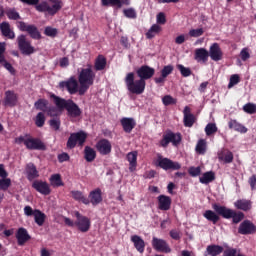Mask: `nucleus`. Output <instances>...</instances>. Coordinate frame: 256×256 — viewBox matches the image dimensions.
Returning a JSON list of instances; mask_svg holds the SVG:
<instances>
[{
  "label": "nucleus",
  "instance_id": "obj_1",
  "mask_svg": "<svg viewBox=\"0 0 256 256\" xmlns=\"http://www.w3.org/2000/svg\"><path fill=\"white\" fill-rule=\"evenodd\" d=\"M136 75L139 77L135 80V73L130 72L126 75L124 81L129 92L133 95H143L148 79H152L155 75V68L148 65H142L136 70Z\"/></svg>",
  "mask_w": 256,
  "mask_h": 256
},
{
  "label": "nucleus",
  "instance_id": "obj_43",
  "mask_svg": "<svg viewBox=\"0 0 256 256\" xmlns=\"http://www.w3.org/2000/svg\"><path fill=\"white\" fill-rule=\"evenodd\" d=\"M50 183L53 187H63V180L61 179V174H54L50 177Z\"/></svg>",
  "mask_w": 256,
  "mask_h": 256
},
{
  "label": "nucleus",
  "instance_id": "obj_18",
  "mask_svg": "<svg viewBox=\"0 0 256 256\" xmlns=\"http://www.w3.org/2000/svg\"><path fill=\"white\" fill-rule=\"evenodd\" d=\"M208 55L212 61H221V59H223V50H221L219 43H213L210 46Z\"/></svg>",
  "mask_w": 256,
  "mask_h": 256
},
{
  "label": "nucleus",
  "instance_id": "obj_29",
  "mask_svg": "<svg viewBox=\"0 0 256 256\" xmlns=\"http://www.w3.org/2000/svg\"><path fill=\"white\" fill-rule=\"evenodd\" d=\"M120 123L125 133H131V131H133V129H135V126L137 125L135 119L133 118H122L120 120Z\"/></svg>",
  "mask_w": 256,
  "mask_h": 256
},
{
  "label": "nucleus",
  "instance_id": "obj_48",
  "mask_svg": "<svg viewBox=\"0 0 256 256\" xmlns=\"http://www.w3.org/2000/svg\"><path fill=\"white\" fill-rule=\"evenodd\" d=\"M36 127H43L45 125V113L39 112L35 118Z\"/></svg>",
  "mask_w": 256,
  "mask_h": 256
},
{
  "label": "nucleus",
  "instance_id": "obj_16",
  "mask_svg": "<svg viewBox=\"0 0 256 256\" xmlns=\"http://www.w3.org/2000/svg\"><path fill=\"white\" fill-rule=\"evenodd\" d=\"M95 147L100 155H109L113 149V146L111 145V141L105 138L100 139L96 143Z\"/></svg>",
  "mask_w": 256,
  "mask_h": 256
},
{
  "label": "nucleus",
  "instance_id": "obj_53",
  "mask_svg": "<svg viewBox=\"0 0 256 256\" xmlns=\"http://www.w3.org/2000/svg\"><path fill=\"white\" fill-rule=\"evenodd\" d=\"M240 59L241 61H249V59H251L249 48L245 47L240 51Z\"/></svg>",
  "mask_w": 256,
  "mask_h": 256
},
{
  "label": "nucleus",
  "instance_id": "obj_60",
  "mask_svg": "<svg viewBox=\"0 0 256 256\" xmlns=\"http://www.w3.org/2000/svg\"><path fill=\"white\" fill-rule=\"evenodd\" d=\"M156 19L159 25H165V23H167V18L163 12L158 13Z\"/></svg>",
  "mask_w": 256,
  "mask_h": 256
},
{
  "label": "nucleus",
  "instance_id": "obj_64",
  "mask_svg": "<svg viewBox=\"0 0 256 256\" xmlns=\"http://www.w3.org/2000/svg\"><path fill=\"white\" fill-rule=\"evenodd\" d=\"M223 256H237V249L232 248L224 251Z\"/></svg>",
  "mask_w": 256,
  "mask_h": 256
},
{
  "label": "nucleus",
  "instance_id": "obj_4",
  "mask_svg": "<svg viewBox=\"0 0 256 256\" xmlns=\"http://www.w3.org/2000/svg\"><path fill=\"white\" fill-rule=\"evenodd\" d=\"M21 3L26 5H36V11L40 13H48V15H57L59 11L63 8V4L59 0H50L54 5H49L47 2H42L39 4V0H20Z\"/></svg>",
  "mask_w": 256,
  "mask_h": 256
},
{
  "label": "nucleus",
  "instance_id": "obj_57",
  "mask_svg": "<svg viewBox=\"0 0 256 256\" xmlns=\"http://www.w3.org/2000/svg\"><path fill=\"white\" fill-rule=\"evenodd\" d=\"M49 125L52 129H54V131H59V129L61 128V120L51 119L49 121Z\"/></svg>",
  "mask_w": 256,
  "mask_h": 256
},
{
  "label": "nucleus",
  "instance_id": "obj_61",
  "mask_svg": "<svg viewBox=\"0 0 256 256\" xmlns=\"http://www.w3.org/2000/svg\"><path fill=\"white\" fill-rule=\"evenodd\" d=\"M24 215H26V217H34L35 209L33 210V208L31 206H25L24 207Z\"/></svg>",
  "mask_w": 256,
  "mask_h": 256
},
{
  "label": "nucleus",
  "instance_id": "obj_63",
  "mask_svg": "<svg viewBox=\"0 0 256 256\" xmlns=\"http://www.w3.org/2000/svg\"><path fill=\"white\" fill-rule=\"evenodd\" d=\"M248 183L251 187L252 191L256 190V175H252L249 179H248Z\"/></svg>",
  "mask_w": 256,
  "mask_h": 256
},
{
  "label": "nucleus",
  "instance_id": "obj_46",
  "mask_svg": "<svg viewBox=\"0 0 256 256\" xmlns=\"http://www.w3.org/2000/svg\"><path fill=\"white\" fill-rule=\"evenodd\" d=\"M178 71H180V74L182 77H191L192 71L191 68L184 67L183 64H178L177 66Z\"/></svg>",
  "mask_w": 256,
  "mask_h": 256
},
{
  "label": "nucleus",
  "instance_id": "obj_8",
  "mask_svg": "<svg viewBox=\"0 0 256 256\" xmlns=\"http://www.w3.org/2000/svg\"><path fill=\"white\" fill-rule=\"evenodd\" d=\"M182 140L183 137L181 136V133H174L168 130L163 135V138L160 140V146L166 148L169 146V143H172L174 147H177V145H179Z\"/></svg>",
  "mask_w": 256,
  "mask_h": 256
},
{
  "label": "nucleus",
  "instance_id": "obj_37",
  "mask_svg": "<svg viewBox=\"0 0 256 256\" xmlns=\"http://www.w3.org/2000/svg\"><path fill=\"white\" fill-rule=\"evenodd\" d=\"M102 7H117L121 9L125 5L124 0H101Z\"/></svg>",
  "mask_w": 256,
  "mask_h": 256
},
{
  "label": "nucleus",
  "instance_id": "obj_25",
  "mask_svg": "<svg viewBox=\"0 0 256 256\" xmlns=\"http://www.w3.org/2000/svg\"><path fill=\"white\" fill-rule=\"evenodd\" d=\"M25 171L28 181H34V179H37L39 177V171L37 170V166H35V164H33L32 162L26 165Z\"/></svg>",
  "mask_w": 256,
  "mask_h": 256
},
{
  "label": "nucleus",
  "instance_id": "obj_5",
  "mask_svg": "<svg viewBox=\"0 0 256 256\" xmlns=\"http://www.w3.org/2000/svg\"><path fill=\"white\" fill-rule=\"evenodd\" d=\"M78 83H80V96L85 95L89 91V87L95 83V72L93 66L88 64L87 68H83L78 75Z\"/></svg>",
  "mask_w": 256,
  "mask_h": 256
},
{
  "label": "nucleus",
  "instance_id": "obj_28",
  "mask_svg": "<svg viewBox=\"0 0 256 256\" xmlns=\"http://www.w3.org/2000/svg\"><path fill=\"white\" fill-rule=\"evenodd\" d=\"M103 201V196L100 188H96L95 190L91 191L89 194V203L92 205H99Z\"/></svg>",
  "mask_w": 256,
  "mask_h": 256
},
{
  "label": "nucleus",
  "instance_id": "obj_26",
  "mask_svg": "<svg viewBox=\"0 0 256 256\" xmlns=\"http://www.w3.org/2000/svg\"><path fill=\"white\" fill-rule=\"evenodd\" d=\"M194 59L198 63H207V61H209V51L205 48H197L195 50Z\"/></svg>",
  "mask_w": 256,
  "mask_h": 256
},
{
  "label": "nucleus",
  "instance_id": "obj_38",
  "mask_svg": "<svg viewBox=\"0 0 256 256\" xmlns=\"http://www.w3.org/2000/svg\"><path fill=\"white\" fill-rule=\"evenodd\" d=\"M71 196L75 201H80V203H83L84 205H89V198L85 197L83 192L74 190L71 191Z\"/></svg>",
  "mask_w": 256,
  "mask_h": 256
},
{
  "label": "nucleus",
  "instance_id": "obj_27",
  "mask_svg": "<svg viewBox=\"0 0 256 256\" xmlns=\"http://www.w3.org/2000/svg\"><path fill=\"white\" fill-rule=\"evenodd\" d=\"M131 241L133 242V245L136 251H138V253H141V254L145 253V240H143L141 236L133 235L131 236Z\"/></svg>",
  "mask_w": 256,
  "mask_h": 256
},
{
  "label": "nucleus",
  "instance_id": "obj_41",
  "mask_svg": "<svg viewBox=\"0 0 256 256\" xmlns=\"http://www.w3.org/2000/svg\"><path fill=\"white\" fill-rule=\"evenodd\" d=\"M161 31V26L159 24H154L146 33V39H153Z\"/></svg>",
  "mask_w": 256,
  "mask_h": 256
},
{
  "label": "nucleus",
  "instance_id": "obj_50",
  "mask_svg": "<svg viewBox=\"0 0 256 256\" xmlns=\"http://www.w3.org/2000/svg\"><path fill=\"white\" fill-rule=\"evenodd\" d=\"M218 159L220 161H224V163L226 164L233 163V159H234L233 152L228 151L226 154L219 156Z\"/></svg>",
  "mask_w": 256,
  "mask_h": 256
},
{
  "label": "nucleus",
  "instance_id": "obj_52",
  "mask_svg": "<svg viewBox=\"0 0 256 256\" xmlns=\"http://www.w3.org/2000/svg\"><path fill=\"white\" fill-rule=\"evenodd\" d=\"M123 13L127 19H137V12L133 8L124 9Z\"/></svg>",
  "mask_w": 256,
  "mask_h": 256
},
{
  "label": "nucleus",
  "instance_id": "obj_31",
  "mask_svg": "<svg viewBox=\"0 0 256 256\" xmlns=\"http://www.w3.org/2000/svg\"><path fill=\"white\" fill-rule=\"evenodd\" d=\"M137 151L129 152L126 156L127 161L129 162V171L133 173L137 169Z\"/></svg>",
  "mask_w": 256,
  "mask_h": 256
},
{
  "label": "nucleus",
  "instance_id": "obj_42",
  "mask_svg": "<svg viewBox=\"0 0 256 256\" xmlns=\"http://www.w3.org/2000/svg\"><path fill=\"white\" fill-rule=\"evenodd\" d=\"M5 14L11 21H19V19H21V15L19 14V12H17L15 8H10L6 10Z\"/></svg>",
  "mask_w": 256,
  "mask_h": 256
},
{
  "label": "nucleus",
  "instance_id": "obj_22",
  "mask_svg": "<svg viewBox=\"0 0 256 256\" xmlns=\"http://www.w3.org/2000/svg\"><path fill=\"white\" fill-rule=\"evenodd\" d=\"M18 96L14 91L7 90L5 92L4 105L5 107H15L17 105Z\"/></svg>",
  "mask_w": 256,
  "mask_h": 256
},
{
  "label": "nucleus",
  "instance_id": "obj_20",
  "mask_svg": "<svg viewBox=\"0 0 256 256\" xmlns=\"http://www.w3.org/2000/svg\"><path fill=\"white\" fill-rule=\"evenodd\" d=\"M48 105H49V100L44 98H40L34 103V107L35 109H37V111H42V113L48 112L51 115V112L55 111V107L48 108Z\"/></svg>",
  "mask_w": 256,
  "mask_h": 256
},
{
  "label": "nucleus",
  "instance_id": "obj_6",
  "mask_svg": "<svg viewBox=\"0 0 256 256\" xmlns=\"http://www.w3.org/2000/svg\"><path fill=\"white\" fill-rule=\"evenodd\" d=\"M85 141H87V133L85 131L71 133L67 140L66 147L67 149H75L77 143L79 147H83Z\"/></svg>",
  "mask_w": 256,
  "mask_h": 256
},
{
  "label": "nucleus",
  "instance_id": "obj_59",
  "mask_svg": "<svg viewBox=\"0 0 256 256\" xmlns=\"http://www.w3.org/2000/svg\"><path fill=\"white\" fill-rule=\"evenodd\" d=\"M189 175H191V177H199V175H201V167H191L189 169Z\"/></svg>",
  "mask_w": 256,
  "mask_h": 256
},
{
  "label": "nucleus",
  "instance_id": "obj_12",
  "mask_svg": "<svg viewBox=\"0 0 256 256\" xmlns=\"http://www.w3.org/2000/svg\"><path fill=\"white\" fill-rule=\"evenodd\" d=\"M75 227L80 230L81 233H87L91 229V219L87 216H83L79 211L75 212Z\"/></svg>",
  "mask_w": 256,
  "mask_h": 256
},
{
  "label": "nucleus",
  "instance_id": "obj_7",
  "mask_svg": "<svg viewBox=\"0 0 256 256\" xmlns=\"http://www.w3.org/2000/svg\"><path fill=\"white\" fill-rule=\"evenodd\" d=\"M60 89H66L69 95H81V86H79V82L75 78V76H71L68 80L61 81L59 83Z\"/></svg>",
  "mask_w": 256,
  "mask_h": 256
},
{
  "label": "nucleus",
  "instance_id": "obj_49",
  "mask_svg": "<svg viewBox=\"0 0 256 256\" xmlns=\"http://www.w3.org/2000/svg\"><path fill=\"white\" fill-rule=\"evenodd\" d=\"M11 187V178L0 179V191H7Z\"/></svg>",
  "mask_w": 256,
  "mask_h": 256
},
{
  "label": "nucleus",
  "instance_id": "obj_44",
  "mask_svg": "<svg viewBox=\"0 0 256 256\" xmlns=\"http://www.w3.org/2000/svg\"><path fill=\"white\" fill-rule=\"evenodd\" d=\"M217 131H218V128L215 123H208L205 127V133L207 137H211V135H215Z\"/></svg>",
  "mask_w": 256,
  "mask_h": 256
},
{
  "label": "nucleus",
  "instance_id": "obj_10",
  "mask_svg": "<svg viewBox=\"0 0 256 256\" xmlns=\"http://www.w3.org/2000/svg\"><path fill=\"white\" fill-rule=\"evenodd\" d=\"M18 49L22 55H33L35 48L31 45V41L27 40V36L21 34L17 37Z\"/></svg>",
  "mask_w": 256,
  "mask_h": 256
},
{
  "label": "nucleus",
  "instance_id": "obj_2",
  "mask_svg": "<svg viewBox=\"0 0 256 256\" xmlns=\"http://www.w3.org/2000/svg\"><path fill=\"white\" fill-rule=\"evenodd\" d=\"M213 210H206L203 213V217L213 223V225H217L223 219H232V223L237 225V223H241L243 219H245V214L243 212H237L231 208H227L226 206H221L217 203L212 204Z\"/></svg>",
  "mask_w": 256,
  "mask_h": 256
},
{
  "label": "nucleus",
  "instance_id": "obj_23",
  "mask_svg": "<svg viewBox=\"0 0 256 256\" xmlns=\"http://www.w3.org/2000/svg\"><path fill=\"white\" fill-rule=\"evenodd\" d=\"M183 115L184 127H193V125H195V115L191 113V108H189V106H185Z\"/></svg>",
  "mask_w": 256,
  "mask_h": 256
},
{
  "label": "nucleus",
  "instance_id": "obj_56",
  "mask_svg": "<svg viewBox=\"0 0 256 256\" xmlns=\"http://www.w3.org/2000/svg\"><path fill=\"white\" fill-rule=\"evenodd\" d=\"M2 63L3 67L9 71L10 74L12 75H17V70L11 65V63L7 62V60L4 59Z\"/></svg>",
  "mask_w": 256,
  "mask_h": 256
},
{
  "label": "nucleus",
  "instance_id": "obj_30",
  "mask_svg": "<svg viewBox=\"0 0 256 256\" xmlns=\"http://www.w3.org/2000/svg\"><path fill=\"white\" fill-rule=\"evenodd\" d=\"M107 67V58L102 54H99L94 61L95 71H104Z\"/></svg>",
  "mask_w": 256,
  "mask_h": 256
},
{
  "label": "nucleus",
  "instance_id": "obj_14",
  "mask_svg": "<svg viewBox=\"0 0 256 256\" xmlns=\"http://www.w3.org/2000/svg\"><path fill=\"white\" fill-rule=\"evenodd\" d=\"M152 247L159 253H171V247H169L167 241L157 237L152 238Z\"/></svg>",
  "mask_w": 256,
  "mask_h": 256
},
{
  "label": "nucleus",
  "instance_id": "obj_36",
  "mask_svg": "<svg viewBox=\"0 0 256 256\" xmlns=\"http://www.w3.org/2000/svg\"><path fill=\"white\" fill-rule=\"evenodd\" d=\"M47 219V215L43 213L39 209H35V214H34V221L38 227H43L45 225V220Z\"/></svg>",
  "mask_w": 256,
  "mask_h": 256
},
{
  "label": "nucleus",
  "instance_id": "obj_33",
  "mask_svg": "<svg viewBox=\"0 0 256 256\" xmlns=\"http://www.w3.org/2000/svg\"><path fill=\"white\" fill-rule=\"evenodd\" d=\"M229 129H233V131H237L238 133H247V127H245L243 124L239 123L235 119H231L228 122Z\"/></svg>",
  "mask_w": 256,
  "mask_h": 256
},
{
  "label": "nucleus",
  "instance_id": "obj_19",
  "mask_svg": "<svg viewBox=\"0 0 256 256\" xmlns=\"http://www.w3.org/2000/svg\"><path fill=\"white\" fill-rule=\"evenodd\" d=\"M33 189L41 195H51V188L47 182H43L41 180H36L32 183Z\"/></svg>",
  "mask_w": 256,
  "mask_h": 256
},
{
  "label": "nucleus",
  "instance_id": "obj_45",
  "mask_svg": "<svg viewBox=\"0 0 256 256\" xmlns=\"http://www.w3.org/2000/svg\"><path fill=\"white\" fill-rule=\"evenodd\" d=\"M58 34L59 30L51 26H47L44 30V35H46V37H51L52 39H54V37H57Z\"/></svg>",
  "mask_w": 256,
  "mask_h": 256
},
{
  "label": "nucleus",
  "instance_id": "obj_11",
  "mask_svg": "<svg viewBox=\"0 0 256 256\" xmlns=\"http://www.w3.org/2000/svg\"><path fill=\"white\" fill-rule=\"evenodd\" d=\"M157 167H160V169H163L164 171H179V169H181V164L169 158H163V156H159L157 159Z\"/></svg>",
  "mask_w": 256,
  "mask_h": 256
},
{
  "label": "nucleus",
  "instance_id": "obj_15",
  "mask_svg": "<svg viewBox=\"0 0 256 256\" xmlns=\"http://www.w3.org/2000/svg\"><path fill=\"white\" fill-rule=\"evenodd\" d=\"M238 233L240 235H255L256 226L251 222V220H244L238 228Z\"/></svg>",
  "mask_w": 256,
  "mask_h": 256
},
{
  "label": "nucleus",
  "instance_id": "obj_40",
  "mask_svg": "<svg viewBox=\"0 0 256 256\" xmlns=\"http://www.w3.org/2000/svg\"><path fill=\"white\" fill-rule=\"evenodd\" d=\"M195 151L198 155H205L207 153V140L200 139L198 140Z\"/></svg>",
  "mask_w": 256,
  "mask_h": 256
},
{
  "label": "nucleus",
  "instance_id": "obj_47",
  "mask_svg": "<svg viewBox=\"0 0 256 256\" xmlns=\"http://www.w3.org/2000/svg\"><path fill=\"white\" fill-rule=\"evenodd\" d=\"M162 103L165 107H169V105H177V99L173 98L171 95H165L162 98Z\"/></svg>",
  "mask_w": 256,
  "mask_h": 256
},
{
  "label": "nucleus",
  "instance_id": "obj_55",
  "mask_svg": "<svg viewBox=\"0 0 256 256\" xmlns=\"http://www.w3.org/2000/svg\"><path fill=\"white\" fill-rule=\"evenodd\" d=\"M239 81H241V78L239 77L238 74H233L230 77V81L228 84V89H231L232 87H235V85L239 84Z\"/></svg>",
  "mask_w": 256,
  "mask_h": 256
},
{
  "label": "nucleus",
  "instance_id": "obj_21",
  "mask_svg": "<svg viewBox=\"0 0 256 256\" xmlns=\"http://www.w3.org/2000/svg\"><path fill=\"white\" fill-rule=\"evenodd\" d=\"M157 201L160 211H169V209H171V197L161 194L157 197Z\"/></svg>",
  "mask_w": 256,
  "mask_h": 256
},
{
  "label": "nucleus",
  "instance_id": "obj_32",
  "mask_svg": "<svg viewBox=\"0 0 256 256\" xmlns=\"http://www.w3.org/2000/svg\"><path fill=\"white\" fill-rule=\"evenodd\" d=\"M253 202L247 199H239L234 203L236 209H240V211H251V207Z\"/></svg>",
  "mask_w": 256,
  "mask_h": 256
},
{
  "label": "nucleus",
  "instance_id": "obj_62",
  "mask_svg": "<svg viewBox=\"0 0 256 256\" xmlns=\"http://www.w3.org/2000/svg\"><path fill=\"white\" fill-rule=\"evenodd\" d=\"M69 159H71V157L69 156V154H67V152H63L58 155L59 163H65V161H69Z\"/></svg>",
  "mask_w": 256,
  "mask_h": 256
},
{
  "label": "nucleus",
  "instance_id": "obj_34",
  "mask_svg": "<svg viewBox=\"0 0 256 256\" xmlns=\"http://www.w3.org/2000/svg\"><path fill=\"white\" fill-rule=\"evenodd\" d=\"M97 157V152H95V149L91 148V146H85L84 148V159L88 163H93Z\"/></svg>",
  "mask_w": 256,
  "mask_h": 256
},
{
  "label": "nucleus",
  "instance_id": "obj_13",
  "mask_svg": "<svg viewBox=\"0 0 256 256\" xmlns=\"http://www.w3.org/2000/svg\"><path fill=\"white\" fill-rule=\"evenodd\" d=\"M25 147L29 151H45L47 149V146L41 139L33 138L31 136L26 138Z\"/></svg>",
  "mask_w": 256,
  "mask_h": 256
},
{
  "label": "nucleus",
  "instance_id": "obj_54",
  "mask_svg": "<svg viewBox=\"0 0 256 256\" xmlns=\"http://www.w3.org/2000/svg\"><path fill=\"white\" fill-rule=\"evenodd\" d=\"M173 69H174L173 65L164 66L161 69L162 77H165L167 79V77H169V75H171V73H173Z\"/></svg>",
  "mask_w": 256,
  "mask_h": 256
},
{
  "label": "nucleus",
  "instance_id": "obj_51",
  "mask_svg": "<svg viewBox=\"0 0 256 256\" xmlns=\"http://www.w3.org/2000/svg\"><path fill=\"white\" fill-rule=\"evenodd\" d=\"M243 111L248 113V115H253L256 113V105L253 103H247L243 106Z\"/></svg>",
  "mask_w": 256,
  "mask_h": 256
},
{
  "label": "nucleus",
  "instance_id": "obj_58",
  "mask_svg": "<svg viewBox=\"0 0 256 256\" xmlns=\"http://www.w3.org/2000/svg\"><path fill=\"white\" fill-rule=\"evenodd\" d=\"M203 33H205V31L203 30V28L191 29V30L189 31V36H190V37H201V35H203Z\"/></svg>",
  "mask_w": 256,
  "mask_h": 256
},
{
  "label": "nucleus",
  "instance_id": "obj_9",
  "mask_svg": "<svg viewBox=\"0 0 256 256\" xmlns=\"http://www.w3.org/2000/svg\"><path fill=\"white\" fill-rule=\"evenodd\" d=\"M16 25L19 31L28 33L31 39H36V40L41 39V32H39V29L37 28V26L33 24H27L24 21H18L16 22Z\"/></svg>",
  "mask_w": 256,
  "mask_h": 256
},
{
  "label": "nucleus",
  "instance_id": "obj_39",
  "mask_svg": "<svg viewBox=\"0 0 256 256\" xmlns=\"http://www.w3.org/2000/svg\"><path fill=\"white\" fill-rule=\"evenodd\" d=\"M206 251L210 256L221 255V253H223V246L215 245V244L209 245L207 246Z\"/></svg>",
  "mask_w": 256,
  "mask_h": 256
},
{
  "label": "nucleus",
  "instance_id": "obj_3",
  "mask_svg": "<svg viewBox=\"0 0 256 256\" xmlns=\"http://www.w3.org/2000/svg\"><path fill=\"white\" fill-rule=\"evenodd\" d=\"M50 99L53 100V103L54 105H56L57 109H59L60 111L66 110L68 117H73L74 119H77V117H81V115L83 114V111L81 110L79 105H77V103H75V101L71 99L66 100L55 94H50Z\"/></svg>",
  "mask_w": 256,
  "mask_h": 256
},
{
  "label": "nucleus",
  "instance_id": "obj_35",
  "mask_svg": "<svg viewBox=\"0 0 256 256\" xmlns=\"http://www.w3.org/2000/svg\"><path fill=\"white\" fill-rule=\"evenodd\" d=\"M213 181H215V172L213 171L205 172L199 178V182L202 183V185H209V183H213Z\"/></svg>",
  "mask_w": 256,
  "mask_h": 256
},
{
  "label": "nucleus",
  "instance_id": "obj_17",
  "mask_svg": "<svg viewBox=\"0 0 256 256\" xmlns=\"http://www.w3.org/2000/svg\"><path fill=\"white\" fill-rule=\"evenodd\" d=\"M15 237L19 247H23L27 241H31V235H29V232L24 227L18 228Z\"/></svg>",
  "mask_w": 256,
  "mask_h": 256
},
{
  "label": "nucleus",
  "instance_id": "obj_24",
  "mask_svg": "<svg viewBox=\"0 0 256 256\" xmlns=\"http://www.w3.org/2000/svg\"><path fill=\"white\" fill-rule=\"evenodd\" d=\"M0 31L6 39H15V32L11 29V24H9V22L4 21L0 23Z\"/></svg>",
  "mask_w": 256,
  "mask_h": 256
}]
</instances>
